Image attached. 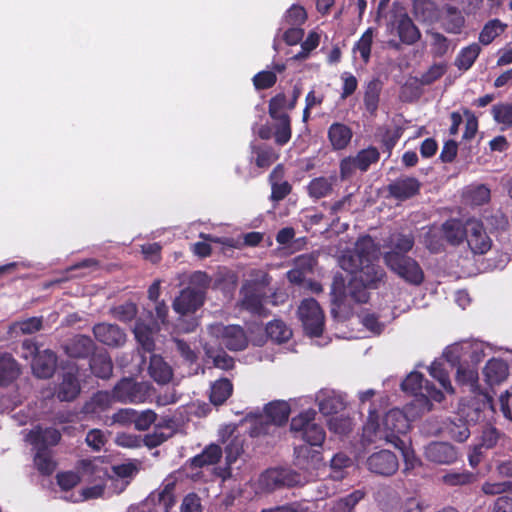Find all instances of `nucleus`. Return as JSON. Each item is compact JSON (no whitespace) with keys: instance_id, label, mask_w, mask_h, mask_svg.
Here are the masks:
<instances>
[{"instance_id":"nucleus-1","label":"nucleus","mask_w":512,"mask_h":512,"mask_svg":"<svg viewBox=\"0 0 512 512\" xmlns=\"http://www.w3.org/2000/svg\"><path fill=\"white\" fill-rule=\"evenodd\" d=\"M380 248L370 236H363L355 244L353 251L343 254L339 259L341 268L350 274L348 285L345 286L343 276H335L332 284V313L336 308L349 306L348 298L355 302L365 303L369 299L368 289L376 286L384 276V270L375 265L379 258Z\"/></svg>"},{"instance_id":"nucleus-2","label":"nucleus","mask_w":512,"mask_h":512,"mask_svg":"<svg viewBox=\"0 0 512 512\" xmlns=\"http://www.w3.org/2000/svg\"><path fill=\"white\" fill-rule=\"evenodd\" d=\"M367 421L363 427V440L367 443L385 441L394 447H403L404 437L410 429L412 417L406 405V412L399 409H391L380 419L374 408L369 409Z\"/></svg>"},{"instance_id":"nucleus-3","label":"nucleus","mask_w":512,"mask_h":512,"mask_svg":"<svg viewBox=\"0 0 512 512\" xmlns=\"http://www.w3.org/2000/svg\"><path fill=\"white\" fill-rule=\"evenodd\" d=\"M79 468L81 476L70 471L57 475V483L61 489L70 490L82 479L93 484L91 487L83 490L84 498H97L101 496L108 477L107 467L104 465V462L99 458L82 460Z\"/></svg>"},{"instance_id":"nucleus-4","label":"nucleus","mask_w":512,"mask_h":512,"mask_svg":"<svg viewBox=\"0 0 512 512\" xmlns=\"http://www.w3.org/2000/svg\"><path fill=\"white\" fill-rule=\"evenodd\" d=\"M401 387L403 391L409 392L414 396V399L407 404L408 411L412 417H420L431 411L433 407L431 400L442 402L445 398L441 390L428 381H424L423 375L416 371L411 372L402 381Z\"/></svg>"},{"instance_id":"nucleus-5","label":"nucleus","mask_w":512,"mask_h":512,"mask_svg":"<svg viewBox=\"0 0 512 512\" xmlns=\"http://www.w3.org/2000/svg\"><path fill=\"white\" fill-rule=\"evenodd\" d=\"M26 440L36 450L34 463L38 470L44 474L52 473L55 469V463L49 447L59 442L60 433L56 429L36 427L27 434Z\"/></svg>"},{"instance_id":"nucleus-6","label":"nucleus","mask_w":512,"mask_h":512,"mask_svg":"<svg viewBox=\"0 0 512 512\" xmlns=\"http://www.w3.org/2000/svg\"><path fill=\"white\" fill-rule=\"evenodd\" d=\"M316 412L308 409L291 420V431L296 438L304 440L311 446H321L325 440V431L315 422Z\"/></svg>"},{"instance_id":"nucleus-7","label":"nucleus","mask_w":512,"mask_h":512,"mask_svg":"<svg viewBox=\"0 0 512 512\" xmlns=\"http://www.w3.org/2000/svg\"><path fill=\"white\" fill-rule=\"evenodd\" d=\"M208 334L211 338L208 342L224 345L229 350H243L248 344L243 328L238 325L212 324L208 327Z\"/></svg>"},{"instance_id":"nucleus-8","label":"nucleus","mask_w":512,"mask_h":512,"mask_svg":"<svg viewBox=\"0 0 512 512\" xmlns=\"http://www.w3.org/2000/svg\"><path fill=\"white\" fill-rule=\"evenodd\" d=\"M384 261L386 265L406 282L419 285L424 279V273L419 264L406 255L396 252H385Z\"/></svg>"},{"instance_id":"nucleus-9","label":"nucleus","mask_w":512,"mask_h":512,"mask_svg":"<svg viewBox=\"0 0 512 512\" xmlns=\"http://www.w3.org/2000/svg\"><path fill=\"white\" fill-rule=\"evenodd\" d=\"M298 317L307 335L316 337L322 334L324 313L316 300L304 299L298 307Z\"/></svg>"},{"instance_id":"nucleus-10","label":"nucleus","mask_w":512,"mask_h":512,"mask_svg":"<svg viewBox=\"0 0 512 512\" xmlns=\"http://www.w3.org/2000/svg\"><path fill=\"white\" fill-rule=\"evenodd\" d=\"M480 418L478 408H470L461 404L457 414L446 425L447 433L456 441L463 442L470 435L469 423L476 422Z\"/></svg>"},{"instance_id":"nucleus-11","label":"nucleus","mask_w":512,"mask_h":512,"mask_svg":"<svg viewBox=\"0 0 512 512\" xmlns=\"http://www.w3.org/2000/svg\"><path fill=\"white\" fill-rule=\"evenodd\" d=\"M150 385L124 378L113 389L115 401L122 403H143L149 395Z\"/></svg>"},{"instance_id":"nucleus-12","label":"nucleus","mask_w":512,"mask_h":512,"mask_svg":"<svg viewBox=\"0 0 512 512\" xmlns=\"http://www.w3.org/2000/svg\"><path fill=\"white\" fill-rule=\"evenodd\" d=\"M302 477L286 468H274L265 471L259 478V485L266 490H273L282 486L302 485Z\"/></svg>"},{"instance_id":"nucleus-13","label":"nucleus","mask_w":512,"mask_h":512,"mask_svg":"<svg viewBox=\"0 0 512 512\" xmlns=\"http://www.w3.org/2000/svg\"><path fill=\"white\" fill-rule=\"evenodd\" d=\"M367 468L374 474L391 476L399 468L396 455L389 450L373 453L367 459Z\"/></svg>"},{"instance_id":"nucleus-14","label":"nucleus","mask_w":512,"mask_h":512,"mask_svg":"<svg viewBox=\"0 0 512 512\" xmlns=\"http://www.w3.org/2000/svg\"><path fill=\"white\" fill-rule=\"evenodd\" d=\"M466 239L474 254H484L491 248V240L482 223L477 220L471 219L466 222Z\"/></svg>"},{"instance_id":"nucleus-15","label":"nucleus","mask_w":512,"mask_h":512,"mask_svg":"<svg viewBox=\"0 0 512 512\" xmlns=\"http://www.w3.org/2000/svg\"><path fill=\"white\" fill-rule=\"evenodd\" d=\"M204 301V292L201 289L187 288L173 302V309L181 315L195 312Z\"/></svg>"},{"instance_id":"nucleus-16","label":"nucleus","mask_w":512,"mask_h":512,"mask_svg":"<svg viewBox=\"0 0 512 512\" xmlns=\"http://www.w3.org/2000/svg\"><path fill=\"white\" fill-rule=\"evenodd\" d=\"M95 338L110 347H120L126 342V334L117 325L99 323L94 326Z\"/></svg>"},{"instance_id":"nucleus-17","label":"nucleus","mask_w":512,"mask_h":512,"mask_svg":"<svg viewBox=\"0 0 512 512\" xmlns=\"http://www.w3.org/2000/svg\"><path fill=\"white\" fill-rule=\"evenodd\" d=\"M426 458L437 464H452L458 458L457 450L446 442H432L425 448Z\"/></svg>"},{"instance_id":"nucleus-18","label":"nucleus","mask_w":512,"mask_h":512,"mask_svg":"<svg viewBox=\"0 0 512 512\" xmlns=\"http://www.w3.org/2000/svg\"><path fill=\"white\" fill-rule=\"evenodd\" d=\"M316 401L320 412L324 415L338 413L345 407L342 395L330 389L320 390L316 395Z\"/></svg>"},{"instance_id":"nucleus-19","label":"nucleus","mask_w":512,"mask_h":512,"mask_svg":"<svg viewBox=\"0 0 512 512\" xmlns=\"http://www.w3.org/2000/svg\"><path fill=\"white\" fill-rule=\"evenodd\" d=\"M420 182L413 177H401L389 184L388 190L392 197L406 200L419 192Z\"/></svg>"},{"instance_id":"nucleus-20","label":"nucleus","mask_w":512,"mask_h":512,"mask_svg":"<svg viewBox=\"0 0 512 512\" xmlns=\"http://www.w3.org/2000/svg\"><path fill=\"white\" fill-rule=\"evenodd\" d=\"M56 367V356L51 350L38 353L32 362L33 373L39 378L52 376Z\"/></svg>"},{"instance_id":"nucleus-21","label":"nucleus","mask_w":512,"mask_h":512,"mask_svg":"<svg viewBox=\"0 0 512 512\" xmlns=\"http://www.w3.org/2000/svg\"><path fill=\"white\" fill-rule=\"evenodd\" d=\"M241 293L243 307L258 315L265 314L261 293L259 292L257 285L247 283L243 286Z\"/></svg>"},{"instance_id":"nucleus-22","label":"nucleus","mask_w":512,"mask_h":512,"mask_svg":"<svg viewBox=\"0 0 512 512\" xmlns=\"http://www.w3.org/2000/svg\"><path fill=\"white\" fill-rule=\"evenodd\" d=\"M79 391L80 386L76 378V370L74 367H71L69 371L63 375L57 396L61 401H71L78 395Z\"/></svg>"},{"instance_id":"nucleus-23","label":"nucleus","mask_w":512,"mask_h":512,"mask_svg":"<svg viewBox=\"0 0 512 512\" xmlns=\"http://www.w3.org/2000/svg\"><path fill=\"white\" fill-rule=\"evenodd\" d=\"M351 129L343 123H333L328 129V139L335 150H342L350 143Z\"/></svg>"},{"instance_id":"nucleus-24","label":"nucleus","mask_w":512,"mask_h":512,"mask_svg":"<svg viewBox=\"0 0 512 512\" xmlns=\"http://www.w3.org/2000/svg\"><path fill=\"white\" fill-rule=\"evenodd\" d=\"M396 29L401 42L405 44H413L420 38L418 28L406 14H401L397 18Z\"/></svg>"},{"instance_id":"nucleus-25","label":"nucleus","mask_w":512,"mask_h":512,"mask_svg":"<svg viewBox=\"0 0 512 512\" xmlns=\"http://www.w3.org/2000/svg\"><path fill=\"white\" fill-rule=\"evenodd\" d=\"M484 375L490 385L499 384L508 376V365L502 359H491L484 368Z\"/></svg>"},{"instance_id":"nucleus-26","label":"nucleus","mask_w":512,"mask_h":512,"mask_svg":"<svg viewBox=\"0 0 512 512\" xmlns=\"http://www.w3.org/2000/svg\"><path fill=\"white\" fill-rule=\"evenodd\" d=\"M429 374L441 385L444 391L449 394H454L455 390L451 384L447 364L444 360H435L429 367Z\"/></svg>"},{"instance_id":"nucleus-27","label":"nucleus","mask_w":512,"mask_h":512,"mask_svg":"<svg viewBox=\"0 0 512 512\" xmlns=\"http://www.w3.org/2000/svg\"><path fill=\"white\" fill-rule=\"evenodd\" d=\"M19 366L8 353H0V385H6L18 377Z\"/></svg>"},{"instance_id":"nucleus-28","label":"nucleus","mask_w":512,"mask_h":512,"mask_svg":"<svg viewBox=\"0 0 512 512\" xmlns=\"http://www.w3.org/2000/svg\"><path fill=\"white\" fill-rule=\"evenodd\" d=\"M290 406L286 401H274L266 405V418L276 425L286 422L290 414Z\"/></svg>"},{"instance_id":"nucleus-29","label":"nucleus","mask_w":512,"mask_h":512,"mask_svg":"<svg viewBox=\"0 0 512 512\" xmlns=\"http://www.w3.org/2000/svg\"><path fill=\"white\" fill-rule=\"evenodd\" d=\"M150 376L158 383L165 384L172 377V370L158 355H152L149 365Z\"/></svg>"},{"instance_id":"nucleus-30","label":"nucleus","mask_w":512,"mask_h":512,"mask_svg":"<svg viewBox=\"0 0 512 512\" xmlns=\"http://www.w3.org/2000/svg\"><path fill=\"white\" fill-rule=\"evenodd\" d=\"M414 245V237L411 234L394 233L389 237L386 247L387 252H396L400 255H406Z\"/></svg>"},{"instance_id":"nucleus-31","label":"nucleus","mask_w":512,"mask_h":512,"mask_svg":"<svg viewBox=\"0 0 512 512\" xmlns=\"http://www.w3.org/2000/svg\"><path fill=\"white\" fill-rule=\"evenodd\" d=\"M282 174V166H277L270 175L272 185L271 199L274 201L284 199L291 191V186L287 181H278L281 179Z\"/></svg>"},{"instance_id":"nucleus-32","label":"nucleus","mask_w":512,"mask_h":512,"mask_svg":"<svg viewBox=\"0 0 512 512\" xmlns=\"http://www.w3.org/2000/svg\"><path fill=\"white\" fill-rule=\"evenodd\" d=\"M94 349V343L91 338L84 335H78L67 345V353L72 357H86Z\"/></svg>"},{"instance_id":"nucleus-33","label":"nucleus","mask_w":512,"mask_h":512,"mask_svg":"<svg viewBox=\"0 0 512 512\" xmlns=\"http://www.w3.org/2000/svg\"><path fill=\"white\" fill-rule=\"evenodd\" d=\"M228 432L231 440L225 447L226 461L228 465L234 463L242 453L243 440L239 435H234V428L228 426L221 432V437L224 438V433Z\"/></svg>"},{"instance_id":"nucleus-34","label":"nucleus","mask_w":512,"mask_h":512,"mask_svg":"<svg viewBox=\"0 0 512 512\" xmlns=\"http://www.w3.org/2000/svg\"><path fill=\"white\" fill-rule=\"evenodd\" d=\"M491 114L502 131L512 127V103L501 102L493 105Z\"/></svg>"},{"instance_id":"nucleus-35","label":"nucleus","mask_w":512,"mask_h":512,"mask_svg":"<svg viewBox=\"0 0 512 512\" xmlns=\"http://www.w3.org/2000/svg\"><path fill=\"white\" fill-rule=\"evenodd\" d=\"M335 177H318L309 183L307 189L311 197L319 199L328 196L333 190Z\"/></svg>"},{"instance_id":"nucleus-36","label":"nucleus","mask_w":512,"mask_h":512,"mask_svg":"<svg viewBox=\"0 0 512 512\" xmlns=\"http://www.w3.org/2000/svg\"><path fill=\"white\" fill-rule=\"evenodd\" d=\"M157 324H153V327L146 326L143 322L138 321L134 328L135 338L142 348L150 352L154 348L153 334L157 330Z\"/></svg>"},{"instance_id":"nucleus-37","label":"nucleus","mask_w":512,"mask_h":512,"mask_svg":"<svg viewBox=\"0 0 512 512\" xmlns=\"http://www.w3.org/2000/svg\"><path fill=\"white\" fill-rule=\"evenodd\" d=\"M456 382L466 386L470 392L478 391V372L475 368L459 365L456 373Z\"/></svg>"},{"instance_id":"nucleus-38","label":"nucleus","mask_w":512,"mask_h":512,"mask_svg":"<svg viewBox=\"0 0 512 512\" xmlns=\"http://www.w3.org/2000/svg\"><path fill=\"white\" fill-rule=\"evenodd\" d=\"M363 497L364 493L362 491H354L348 496L328 504V512H352Z\"/></svg>"},{"instance_id":"nucleus-39","label":"nucleus","mask_w":512,"mask_h":512,"mask_svg":"<svg viewBox=\"0 0 512 512\" xmlns=\"http://www.w3.org/2000/svg\"><path fill=\"white\" fill-rule=\"evenodd\" d=\"M480 51H481V48L476 43H473L467 47H464L459 52V54L455 60V65L460 70H468L473 65V63L475 62L477 57L479 56Z\"/></svg>"},{"instance_id":"nucleus-40","label":"nucleus","mask_w":512,"mask_h":512,"mask_svg":"<svg viewBox=\"0 0 512 512\" xmlns=\"http://www.w3.org/2000/svg\"><path fill=\"white\" fill-rule=\"evenodd\" d=\"M90 367L92 372L100 378H109L112 374L113 366L110 357L106 353H100L91 359Z\"/></svg>"},{"instance_id":"nucleus-41","label":"nucleus","mask_w":512,"mask_h":512,"mask_svg":"<svg viewBox=\"0 0 512 512\" xmlns=\"http://www.w3.org/2000/svg\"><path fill=\"white\" fill-rule=\"evenodd\" d=\"M232 393V384L227 379H220L211 386L210 400L214 405L224 403Z\"/></svg>"},{"instance_id":"nucleus-42","label":"nucleus","mask_w":512,"mask_h":512,"mask_svg":"<svg viewBox=\"0 0 512 512\" xmlns=\"http://www.w3.org/2000/svg\"><path fill=\"white\" fill-rule=\"evenodd\" d=\"M215 344L206 342L204 345L205 353L208 358L212 359L215 367L229 370L234 366V360L232 357L228 356L224 351L215 352L214 346Z\"/></svg>"},{"instance_id":"nucleus-43","label":"nucleus","mask_w":512,"mask_h":512,"mask_svg":"<svg viewBox=\"0 0 512 512\" xmlns=\"http://www.w3.org/2000/svg\"><path fill=\"white\" fill-rule=\"evenodd\" d=\"M506 24L498 19L488 21L479 35V41L483 45L490 44L497 36L504 32Z\"/></svg>"},{"instance_id":"nucleus-44","label":"nucleus","mask_w":512,"mask_h":512,"mask_svg":"<svg viewBox=\"0 0 512 512\" xmlns=\"http://www.w3.org/2000/svg\"><path fill=\"white\" fill-rule=\"evenodd\" d=\"M268 337L275 342H285L292 336L291 329L282 321L275 320L266 327Z\"/></svg>"},{"instance_id":"nucleus-45","label":"nucleus","mask_w":512,"mask_h":512,"mask_svg":"<svg viewBox=\"0 0 512 512\" xmlns=\"http://www.w3.org/2000/svg\"><path fill=\"white\" fill-rule=\"evenodd\" d=\"M465 197L474 205H482L490 199V189L483 184H475L466 188Z\"/></svg>"},{"instance_id":"nucleus-46","label":"nucleus","mask_w":512,"mask_h":512,"mask_svg":"<svg viewBox=\"0 0 512 512\" xmlns=\"http://www.w3.org/2000/svg\"><path fill=\"white\" fill-rule=\"evenodd\" d=\"M222 451L218 445L208 446L200 455L193 458L192 464L195 467H203L215 464L221 457Z\"/></svg>"},{"instance_id":"nucleus-47","label":"nucleus","mask_w":512,"mask_h":512,"mask_svg":"<svg viewBox=\"0 0 512 512\" xmlns=\"http://www.w3.org/2000/svg\"><path fill=\"white\" fill-rule=\"evenodd\" d=\"M443 231L446 239L452 244H458L466 237V226L463 227L457 220L447 221L443 225Z\"/></svg>"},{"instance_id":"nucleus-48","label":"nucleus","mask_w":512,"mask_h":512,"mask_svg":"<svg viewBox=\"0 0 512 512\" xmlns=\"http://www.w3.org/2000/svg\"><path fill=\"white\" fill-rule=\"evenodd\" d=\"M380 91L381 85L378 80H372L368 83L364 94V104L370 113H374L378 108Z\"/></svg>"},{"instance_id":"nucleus-49","label":"nucleus","mask_w":512,"mask_h":512,"mask_svg":"<svg viewBox=\"0 0 512 512\" xmlns=\"http://www.w3.org/2000/svg\"><path fill=\"white\" fill-rule=\"evenodd\" d=\"M351 465V459L344 453H337L330 463V477L334 480H341L345 473L344 469Z\"/></svg>"},{"instance_id":"nucleus-50","label":"nucleus","mask_w":512,"mask_h":512,"mask_svg":"<svg viewBox=\"0 0 512 512\" xmlns=\"http://www.w3.org/2000/svg\"><path fill=\"white\" fill-rule=\"evenodd\" d=\"M373 41V30L369 28L365 31L359 41L355 44L353 48L354 54L359 53L360 57L367 63L370 59L371 54V46Z\"/></svg>"},{"instance_id":"nucleus-51","label":"nucleus","mask_w":512,"mask_h":512,"mask_svg":"<svg viewBox=\"0 0 512 512\" xmlns=\"http://www.w3.org/2000/svg\"><path fill=\"white\" fill-rule=\"evenodd\" d=\"M313 259L310 256H300L296 260L297 268L288 272L287 276L290 282L301 283L304 280V273L301 269H312Z\"/></svg>"},{"instance_id":"nucleus-52","label":"nucleus","mask_w":512,"mask_h":512,"mask_svg":"<svg viewBox=\"0 0 512 512\" xmlns=\"http://www.w3.org/2000/svg\"><path fill=\"white\" fill-rule=\"evenodd\" d=\"M465 346L464 343H455L451 346H448L444 352L443 357L440 358L441 360H444L446 364H449L451 367L460 365L459 362L461 358L466 355L465 354Z\"/></svg>"},{"instance_id":"nucleus-53","label":"nucleus","mask_w":512,"mask_h":512,"mask_svg":"<svg viewBox=\"0 0 512 512\" xmlns=\"http://www.w3.org/2000/svg\"><path fill=\"white\" fill-rule=\"evenodd\" d=\"M329 430L338 435H345L352 430L353 422L343 415L331 417L328 420Z\"/></svg>"},{"instance_id":"nucleus-54","label":"nucleus","mask_w":512,"mask_h":512,"mask_svg":"<svg viewBox=\"0 0 512 512\" xmlns=\"http://www.w3.org/2000/svg\"><path fill=\"white\" fill-rule=\"evenodd\" d=\"M355 158L357 168L365 171L372 163L378 160L379 152L375 148H368L360 151Z\"/></svg>"},{"instance_id":"nucleus-55","label":"nucleus","mask_w":512,"mask_h":512,"mask_svg":"<svg viewBox=\"0 0 512 512\" xmlns=\"http://www.w3.org/2000/svg\"><path fill=\"white\" fill-rule=\"evenodd\" d=\"M401 451L404 460V472L409 473L420 465V460L410 448L408 441L403 442V447H396Z\"/></svg>"},{"instance_id":"nucleus-56","label":"nucleus","mask_w":512,"mask_h":512,"mask_svg":"<svg viewBox=\"0 0 512 512\" xmlns=\"http://www.w3.org/2000/svg\"><path fill=\"white\" fill-rule=\"evenodd\" d=\"M464 346H465V349H464L465 354L469 356L470 361L473 365H477L485 357V347L482 343L464 342Z\"/></svg>"},{"instance_id":"nucleus-57","label":"nucleus","mask_w":512,"mask_h":512,"mask_svg":"<svg viewBox=\"0 0 512 512\" xmlns=\"http://www.w3.org/2000/svg\"><path fill=\"white\" fill-rule=\"evenodd\" d=\"M286 106V97L283 94H278L270 100L269 114L273 119L287 117L284 112Z\"/></svg>"},{"instance_id":"nucleus-58","label":"nucleus","mask_w":512,"mask_h":512,"mask_svg":"<svg viewBox=\"0 0 512 512\" xmlns=\"http://www.w3.org/2000/svg\"><path fill=\"white\" fill-rule=\"evenodd\" d=\"M429 36L434 54L442 56L449 50V41L444 35L438 32H431Z\"/></svg>"},{"instance_id":"nucleus-59","label":"nucleus","mask_w":512,"mask_h":512,"mask_svg":"<svg viewBox=\"0 0 512 512\" xmlns=\"http://www.w3.org/2000/svg\"><path fill=\"white\" fill-rule=\"evenodd\" d=\"M137 314L136 305L128 302L120 305L113 310V316L123 322H128L134 319Z\"/></svg>"},{"instance_id":"nucleus-60","label":"nucleus","mask_w":512,"mask_h":512,"mask_svg":"<svg viewBox=\"0 0 512 512\" xmlns=\"http://www.w3.org/2000/svg\"><path fill=\"white\" fill-rule=\"evenodd\" d=\"M278 127L275 133L276 142L283 145L290 140L291 129L289 117L277 118Z\"/></svg>"},{"instance_id":"nucleus-61","label":"nucleus","mask_w":512,"mask_h":512,"mask_svg":"<svg viewBox=\"0 0 512 512\" xmlns=\"http://www.w3.org/2000/svg\"><path fill=\"white\" fill-rule=\"evenodd\" d=\"M306 18V11L298 5H292L285 15V21L292 26H300Z\"/></svg>"},{"instance_id":"nucleus-62","label":"nucleus","mask_w":512,"mask_h":512,"mask_svg":"<svg viewBox=\"0 0 512 512\" xmlns=\"http://www.w3.org/2000/svg\"><path fill=\"white\" fill-rule=\"evenodd\" d=\"M473 481V474L469 472H450L443 476V482L451 485H464Z\"/></svg>"},{"instance_id":"nucleus-63","label":"nucleus","mask_w":512,"mask_h":512,"mask_svg":"<svg viewBox=\"0 0 512 512\" xmlns=\"http://www.w3.org/2000/svg\"><path fill=\"white\" fill-rule=\"evenodd\" d=\"M335 481L333 478L331 479H324L320 482L315 483L314 489L317 492L316 499H324L325 497H328L332 494H334L337 490V486L335 484Z\"/></svg>"},{"instance_id":"nucleus-64","label":"nucleus","mask_w":512,"mask_h":512,"mask_svg":"<svg viewBox=\"0 0 512 512\" xmlns=\"http://www.w3.org/2000/svg\"><path fill=\"white\" fill-rule=\"evenodd\" d=\"M464 22V17L460 13L454 11L446 18L444 28L449 33L458 34L464 26Z\"/></svg>"}]
</instances>
